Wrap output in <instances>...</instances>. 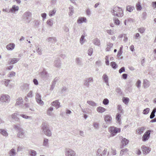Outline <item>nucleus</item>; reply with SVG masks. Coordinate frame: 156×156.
I'll return each instance as SVG.
<instances>
[{
  "instance_id": "14",
  "label": "nucleus",
  "mask_w": 156,
  "mask_h": 156,
  "mask_svg": "<svg viewBox=\"0 0 156 156\" xmlns=\"http://www.w3.org/2000/svg\"><path fill=\"white\" fill-rule=\"evenodd\" d=\"M0 134L6 137L8 136V133L6 129H0Z\"/></svg>"
},
{
  "instance_id": "44",
  "label": "nucleus",
  "mask_w": 156,
  "mask_h": 156,
  "mask_svg": "<svg viewBox=\"0 0 156 156\" xmlns=\"http://www.w3.org/2000/svg\"><path fill=\"white\" fill-rule=\"evenodd\" d=\"M87 103L89 105L93 106H96L97 105L96 104L95 102L92 101H87Z\"/></svg>"
},
{
  "instance_id": "12",
  "label": "nucleus",
  "mask_w": 156,
  "mask_h": 156,
  "mask_svg": "<svg viewBox=\"0 0 156 156\" xmlns=\"http://www.w3.org/2000/svg\"><path fill=\"white\" fill-rule=\"evenodd\" d=\"M141 148L144 154H147L148 153L151 151V149L150 148L144 145Z\"/></svg>"
},
{
  "instance_id": "22",
  "label": "nucleus",
  "mask_w": 156,
  "mask_h": 156,
  "mask_svg": "<svg viewBox=\"0 0 156 156\" xmlns=\"http://www.w3.org/2000/svg\"><path fill=\"white\" fill-rule=\"evenodd\" d=\"M17 154V152L15 149H11L9 152V156H15Z\"/></svg>"
},
{
  "instance_id": "50",
  "label": "nucleus",
  "mask_w": 156,
  "mask_h": 156,
  "mask_svg": "<svg viewBox=\"0 0 156 156\" xmlns=\"http://www.w3.org/2000/svg\"><path fill=\"white\" fill-rule=\"evenodd\" d=\"M33 92L32 90H30L27 94V97L30 98H32L33 96Z\"/></svg>"
},
{
  "instance_id": "56",
  "label": "nucleus",
  "mask_w": 156,
  "mask_h": 156,
  "mask_svg": "<svg viewBox=\"0 0 156 156\" xmlns=\"http://www.w3.org/2000/svg\"><path fill=\"white\" fill-rule=\"evenodd\" d=\"M150 109L148 108H147L144 110L143 111V113L144 114L146 115L149 112Z\"/></svg>"
},
{
  "instance_id": "23",
  "label": "nucleus",
  "mask_w": 156,
  "mask_h": 156,
  "mask_svg": "<svg viewBox=\"0 0 156 156\" xmlns=\"http://www.w3.org/2000/svg\"><path fill=\"white\" fill-rule=\"evenodd\" d=\"M47 41L50 43H55L57 41V40L55 37H49L47 39Z\"/></svg>"
},
{
  "instance_id": "63",
  "label": "nucleus",
  "mask_w": 156,
  "mask_h": 156,
  "mask_svg": "<svg viewBox=\"0 0 156 156\" xmlns=\"http://www.w3.org/2000/svg\"><path fill=\"white\" fill-rule=\"evenodd\" d=\"M59 78L58 77H56L52 81V84H53V85H55L56 83V82L58 80H59Z\"/></svg>"
},
{
  "instance_id": "48",
  "label": "nucleus",
  "mask_w": 156,
  "mask_h": 156,
  "mask_svg": "<svg viewBox=\"0 0 156 156\" xmlns=\"http://www.w3.org/2000/svg\"><path fill=\"white\" fill-rule=\"evenodd\" d=\"M69 15L70 16H72L73 13V6H70L69 7Z\"/></svg>"
},
{
  "instance_id": "54",
  "label": "nucleus",
  "mask_w": 156,
  "mask_h": 156,
  "mask_svg": "<svg viewBox=\"0 0 156 156\" xmlns=\"http://www.w3.org/2000/svg\"><path fill=\"white\" fill-rule=\"evenodd\" d=\"M111 66L113 69H116L117 67V64L115 62H112L111 63Z\"/></svg>"
},
{
  "instance_id": "59",
  "label": "nucleus",
  "mask_w": 156,
  "mask_h": 156,
  "mask_svg": "<svg viewBox=\"0 0 156 156\" xmlns=\"http://www.w3.org/2000/svg\"><path fill=\"white\" fill-rule=\"evenodd\" d=\"M133 7H132L130 6H128L127 7L126 10L129 12H131L133 10Z\"/></svg>"
},
{
  "instance_id": "32",
  "label": "nucleus",
  "mask_w": 156,
  "mask_h": 156,
  "mask_svg": "<svg viewBox=\"0 0 156 156\" xmlns=\"http://www.w3.org/2000/svg\"><path fill=\"white\" fill-rule=\"evenodd\" d=\"M21 89L23 90H28L29 85L27 83L24 84L21 86Z\"/></svg>"
},
{
  "instance_id": "52",
  "label": "nucleus",
  "mask_w": 156,
  "mask_h": 156,
  "mask_svg": "<svg viewBox=\"0 0 156 156\" xmlns=\"http://www.w3.org/2000/svg\"><path fill=\"white\" fill-rule=\"evenodd\" d=\"M2 82L3 83H4V84L5 85V86L7 87L9 83L10 80H9L5 79L3 81H2Z\"/></svg>"
},
{
  "instance_id": "3",
  "label": "nucleus",
  "mask_w": 156,
  "mask_h": 156,
  "mask_svg": "<svg viewBox=\"0 0 156 156\" xmlns=\"http://www.w3.org/2000/svg\"><path fill=\"white\" fill-rule=\"evenodd\" d=\"M109 132L111 133V136H113L116 133L120 132V129L114 126H111L108 129Z\"/></svg>"
},
{
  "instance_id": "37",
  "label": "nucleus",
  "mask_w": 156,
  "mask_h": 156,
  "mask_svg": "<svg viewBox=\"0 0 156 156\" xmlns=\"http://www.w3.org/2000/svg\"><path fill=\"white\" fill-rule=\"evenodd\" d=\"M93 43L94 44L98 46H99L100 44V40L97 38H95L93 40Z\"/></svg>"
},
{
  "instance_id": "8",
  "label": "nucleus",
  "mask_w": 156,
  "mask_h": 156,
  "mask_svg": "<svg viewBox=\"0 0 156 156\" xmlns=\"http://www.w3.org/2000/svg\"><path fill=\"white\" fill-rule=\"evenodd\" d=\"M94 81L93 78L92 77H90L89 78L86 79L84 81V85L87 87H89L90 83H93Z\"/></svg>"
},
{
  "instance_id": "46",
  "label": "nucleus",
  "mask_w": 156,
  "mask_h": 156,
  "mask_svg": "<svg viewBox=\"0 0 156 156\" xmlns=\"http://www.w3.org/2000/svg\"><path fill=\"white\" fill-rule=\"evenodd\" d=\"M32 105V103H26L25 104V106L26 108H29V109L32 111H34V110L33 109H31V108H30V105Z\"/></svg>"
},
{
  "instance_id": "20",
  "label": "nucleus",
  "mask_w": 156,
  "mask_h": 156,
  "mask_svg": "<svg viewBox=\"0 0 156 156\" xmlns=\"http://www.w3.org/2000/svg\"><path fill=\"white\" fill-rule=\"evenodd\" d=\"M20 58H12L10 59V61L8 62L9 64H14L17 62L19 60Z\"/></svg>"
},
{
  "instance_id": "4",
  "label": "nucleus",
  "mask_w": 156,
  "mask_h": 156,
  "mask_svg": "<svg viewBox=\"0 0 156 156\" xmlns=\"http://www.w3.org/2000/svg\"><path fill=\"white\" fill-rule=\"evenodd\" d=\"M42 129L45 135L49 136H51V133L47 125L43 124L42 126Z\"/></svg>"
},
{
  "instance_id": "15",
  "label": "nucleus",
  "mask_w": 156,
  "mask_h": 156,
  "mask_svg": "<svg viewBox=\"0 0 156 156\" xmlns=\"http://www.w3.org/2000/svg\"><path fill=\"white\" fill-rule=\"evenodd\" d=\"M129 142V141L128 140L125 138H122L121 141V143L122 145L120 147V148H123V146H125L127 145Z\"/></svg>"
},
{
  "instance_id": "30",
  "label": "nucleus",
  "mask_w": 156,
  "mask_h": 156,
  "mask_svg": "<svg viewBox=\"0 0 156 156\" xmlns=\"http://www.w3.org/2000/svg\"><path fill=\"white\" fill-rule=\"evenodd\" d=\"M145 129V128L144 127H142L139 128L137 130L136 132L138 134H141L144 132V130Z\"/></svg>"
},
{
  "instance_id": "49",
  "label": "nucleus",
  "mask_w": 156,
  "mask_h": 156,
  "mask_svg": "<svg viewBox=\"0 0 156 156\" xmlns=\"http://www.w3.org/2000/svg\"><path fill=\"white\" fill-rule=\"evenodd\" d=\"M121 115L120 113H117L116 116V119L118 121V122H120V117Z\"/></svg>"
},
{
  "instance_id": "28",
  "label": "nucleus",
  "mask_w": 156,
  "mask_h": 156,
  "mask_svg": "<svg viewBox=\"0 0 156 156\" xmlns=\"http://www.w3.org/2000/svg\"><path fill=\"white\" fill-rule=\"evenodd\" d=\"M20 115L22 117V118L25 119H29L30 120H32L33 119V117L31 116H29L23 114H20Z\"/></svg>"
},
{
  "instance_id": "38",
  "label": "nucleus",
  "mask_w": 156,
  "mask_h": 156,
  "mask_svg": "<svg viewBox=\"0 0 156 156\" xmlns=\"http://www.w3.org/2000/svg\"><path fill=\"white\" fill-rule=\"evenodd\" d=\"M76 62L79 65H81L82 64V59L81 58H77L76 59Z\"/></svg>"
},
{
  "instance_id": "21",
  "label": "nucleus",
  "mask_w": 156,
  "mask_h": 156,
  "mask_svg": "<svg viewBox=\"0 0 156 156\" xmlns=\"http://www.w3.org/2000/svg\"><path fill=\"white\" fill-rule=\"evenodd\" d=\"M15 45L13 43H10L6 46V48L9 50H12L14 49Z\"/></svg>"
},
{
  "instance_id": "51",
  "label": "nucleus",
  "mask_w": 156,
  "mask_h": 156,
  "mask_svg": "<svg viewBox=\"0 0 156 156\" xmlns=\"http://www.w3.org/2000/svg\"><path fill=\"white\" fill-rule=\"evenodd\" d=\"M106 32L108 34L110 35L113 34H115V31L114 30H107Z\"/></svg>"
},
{
  "instance_id": "58",
  "label": "nucleus",
  "mask_w": 156,
  "mask_h": 156,
  "mask_svg": "<svg viewBox=\"0 0 156 156\" xmlns=\"http://www.w3.org/2000/svg\"><path fill=\"white\" fill-rule=\"evenodd\" d=\"M103 103L104 105H108L109 103V100L108 99L105 98L103 100Z\"/></svg>"
},
{
  "instance_id": "9",
  "label": "nucleus",
  "mask_w": 156,
  "mask_h": 156,
  "mask_svg": "<svg viewBox=\"0 0 156 156\" xmlns=\"http://www.w3.org/2000/svg\"><path fill=\"white\" fill-rule=\"evenodd\" d=\"M35 99L38 104L41 105L44 104V102L41 100V96L39 93L37 92L36 94Z\"/></svg>"
},
{
  "instance_id": "24",
  "label": "nucleus",
  "mask_w": 156,
  "mask_h": 156,
  "mask_svg": "<svg viewBox=\"0 0 156 156\" xmlns=\"http://www.w3.org/2000/svg\"><path fill=\"white\" fill-rule=\"evenodd\" d=\"M13 127L14 129L16 130H18L19 131L21 129H22L23 128H21V126L20 124H14L13 126Z\"/></svg>"
},
{
  "instance_id": "13",
  "label": "nucleus",
  "mask_w": 156,
  "mask_h": 156,
  "mask_svg": "<svg viewBox=\"0 0 156 156\" xmlns=\"http://www.w3.org/2000/svg\"><path fill=\"white\" fill-rule=\"evenodd\" d=\"M40 74L43 78L45 79H48L49 76L47 72L44 69L42 72L40 73Z\"/></svg>"
},
{
  "instance_id": "64",
  "label": "nucleus",
  "mask_w": 156,
  "mask_h": 156,
  "mask_svg": "<svg viewBox=\"0 0 156 156\" xmlns=\"http://www.w3.org/2000/svg\"><path fill=\"white\" fill-rule=\"evenodd\" d=\"M16 73L15 72L13 71L11 72L9 74V77H12L15 76Z\"/></svg>"
},
{
  "instance_id": "29",
  "label": "nucleus",
  "mask_w": 156,
  "mask_h": 156,
  "mask_svg": "<svg viewBox=\"0 0 156 156\" xmlns=\"http://www.w3.org/2000/svg\"><path fill=\"white\" fill-rule=\"evenodd\" d=\"M129 151L128 149L126 148L122 149L120 151V156H122L127 153Z\"/></svg>"
},
{
  "instance_id": "27",
  "label": "nucleus",
  "mask_w": 156,
  "mask_h": 156,
  "mask_svg": "<svg viewBox=\"0 0 156 156\" xmlns=\"http://www.w3.org/2000/svg\"><path fill=\"white\" fill-rule=\"evenodd\" d=\"M19 9V7L18 6H16V5H13L12 6V8L10 9L9 11L12 12H14L18 10Z\"/></svg>"
},
{
  "instance_id": "19",
  "label": "nucleus",
  "mask_w": 156,
  "mask_h": 156,
  "mask_svg": "<svg viewBox=\"0 0 156 156\" xmlns=\"http://www.w3.org/2000/svg\"><path fill=\"white\" fill-rule=\"evenodd\" d=\"M19 115H20L19 114V112H16L15 113L12 114L11 115V116L13 119L18 121L20 119L17 117V116Z\"/></svg>"
},
{
  "instance_id": "42",
  "label": "nucleus",
  "mask_w": 156,
  "mask_h": 156,
  "mask_svg": "<svg viewBox=\"0 0 156 156\" xmlns=\"http://www.w3.org/2000/svg\"><path fill=\"white\" fill-rule=\"evenodd\" d=\"M102 78L105 82H107V81L108 80V77L106 74H104L103 75Z\"/></svg>"
},
{
  "instance_id": "18",
  "label": "nucleus",
  "mask_w": 156,
  "mask_h": 156,
  "mask_svg": "<svg viewBox=\"0 0 156 156\" xmlns=\"http://www.w3.org/2000/svg\"><path fill=\"white\" fill-rule=\"evenodd\" d=\"M87 20L86 18L84 17H80L77 20V23H81L83 22L86 23Z\"/></svg>"
},
{
  "instance_id": "2",
  "label": "nucleus",
  "mask_w": 156,
  "mask_h": 156,
  "mask_svg": "<svg viewBox=\"0 0 156 156\" xmlns=\"http://www.w3.org/2000/svg\"><path fill=\"white\" fill-rule=\"evenodd\" d=\"M10 101L9 96L6 94H2L0 97V101L2 104H6L8 103Z\"/></svg>"
},
{
  "instance_id": "34",
  "label": "nucleus",
  "mask_w": 156,
  "mask_h": 156,
  "mask_svg": "<svg viewBox=\"0 0 156 156\" xmlns=\"http://www.w3.org/2000/svg\"><path fill=\"white\" fill-rule=\"evenodd\" d=\"M113 44L110 42L107 43V48L106 49V51H109L111 50V48H112Z\"/></svg>"
},
{
  "instance_id": "33",
  "label": "nucleus",
  "mask_w": 156,
  "mask_h": 156,
  "mask_svg": "<svg viewBox=\"0 0 156 156\" xmlns=\"http://www.w3.org/2000/svg\"><path fill=\"white\" fill-rule=\"evenodd\" d=\"M97 110L98 112L102 113L105 111L106 109L103 107L99 106L97 108Z\"/></svg>"
},
{
  "instance_id": "55",
  "label": "nucleus",
  "mask_w": 156,
  "mask_h": 156,
  "mask_svg": "<svg viewBox=\"0 0 156 156\" xmlns=\"http://www.w3.org/2000/svg\"><path fill=\"white\" fill-rule=\"evenodd\" d=\"M93 49L92 48H89L88 51V54L90 56H91L93 52Z\"/></svg>"
},
{
  "instance_id": "16",
  "label": "nucleus",
  "mask_w": 156,
  "mask_h": 156,
  "mask_svg": "<svg viewBox=\"0 0 156 156\" xmlns=\"http://www.w3.org/2000/svg\"><path fill=\"white\" fill-rule=\"evenodd\" d=\"M104 120L107 123H109L111 122L112 118L110 115H106L104 116Z\"/></svg>"
},
{
  "instance_id": "31",
  "label": "nucleus",
  "mask_w": 156,
  "mask_h": 156,
  "mask_svg": "<svg viewBox=\"0 0 156 156\" xmlns=\"http://www.w3.org/2000/svg\"><path fill=\"white\" fill-rule=\"evenodd\" d=\"M56 12V9L54 8L53 10H51L49 12L48 15L50 17L53 16L55 15Z\"/></svg>"
},
{
  "instance_id": "26",
  "label": "nucleus",
  "mask_w": 156,
  "mask_h": 156,
  "mask_svg": "<svg viewBox=\"0 0 156 156\" xmlns=\"http://www.w3.org/2000/svg\"><path fill=\"white\" fill-rule=\"evenodd\" d=\"M23 100L21 97L18 98L16 100V105H20L23 104Z\"/></svg>"
},
{
  "instance_id": "57",
  "label": "nucleus",
  "mask_w": 156,
  "mask_h": 156,
  "mask_svg": "<svg viewBox=\"0 0 156 156\" xmlns=\"http://www.w3.org/2000/svg\"><path fill=\"white\" fill-rule=\"evenodd\" d=\"M85 36L83 35H82L80 39V42L81 44H83V41L84 39Z\"/></svg>"
},
{
  "instance_id": "36",
  "label": "nucleus",
  "mask_w": 156,
  "mask_h": 156,
  "mask_svg": "<svg viewBox=\"0 0 156 156\" xmlns=\"http://www.w3.org/2000/svg\"><path fill=\"white\" fill-rule=\"evenodd\" d=\"M29 153L30 156H36L37 155L36 152L33 150H29Z\"/></svg>"
},
{
  "instance_id": "60",
  "label": "nucleus",
  "mask_w": 156,
  "mask_h": 156,
  "mask_svg": "<svg viewBox=\"0 0 156 156\" xmlns=\"http://www.w3.org/2000/svg\"><path fill=\"white\" fill-rule=\"evenodd\" d=\"M24 148V146L23 145L19 146L17 148V151L19 152L22 150Z\"/></svg>"
},
{
  "instance_id": "11",
  "label": "nucleus",
  "mask_w": 156,
  "mask_h": 156,
  "mask_svg": "<svg viewBox=\"0 0 156 156\" xmlns=\"http://www.w3.org/2000/svg\"><path fill=\"white\" fill-rule=\"evenodd\" d=\"M54 66L58 68H60L61 66V62L60 59L59 58H56L54 61Z\"/></svg>"
},
{
  "instance_id": "47",
  "label": "nucleus",
  "mask_w": 156,
  "mask_h": 156,
  "mask_svg": "<svg viewBox=\"0 0 156 156\" xmlns=\"http://www.w3.org/2000/svg\"><path fill=\"white\" fill-rule=\"evenodd\" d=\"M47 24L50 26H52L53 25V21L51 19L48 20L46 22Z\"/></svg>"
},
{
  "instance_id": "25",
  "label": "nucleus",
  "mask_w": 156,
  "mask_h": 156,
  "mask_svg": "<svg viewBox=\"0 0 156 156\" xmlns=\"http://www.w3.org/2000/svg\"><path fill=\"white\" fill-rule=\"evenodd\" d=\"M143 85L144 88H146L148 87L150 85L149 81L146 79L144 80L143 81Z\"/></svg>"
},
{
  "instance_id": "41",
  "label": "nucleus",
  "mask_w": 156,
  "mask_h": 156,
  "mask_svg": "<svg viewBox=\"0 0 156 156\" xmlns=\"http://www.w3.org/2000/svg\"><path fill=\"white\" fill-rule=\"evenodd\" d=\"M136 9L137 10H140L142 9V7L140 2H138L136 4Z\"/></svg>"
},
{
  "instance_id": "35",
  "label": "nucleus",
  "mask_w": 156,
  "mask_h": 156,
  "mask_svg": "<svg viewBox=\"0 0 156 156\" xmlns=\"http://www.w3.org/2000/svg\"><path fill=\"white\" fill-rule=\"evenodd\" d=\"M53 110V108L52 107H50L47 110V114L49 116H51L52 114V112Z\"/></svg>"
},
{
  "instance_id": "62",
  "label": "nucleus",
  "mask_w": 156,
  "mask_h": 156,
  "mask_svg": "<svg viewBox=\"0 0 156 156\" xmlns=\"http://www.w3.org/2000/svg\"><path fill=\"white\" fill-rule=\"evenodd\" d=\"M145 30V29L143 27H141L139 29H138V31L140 33H143Z\"/></svg>"
},
{
  "instance_id": "45",
  "label": "nucleus",
  "mask_w": 156,
  "mask_h": 156,
  "mask_svg": "<svg viewBox=\"0 0 156 156\" xmlns=\"http://www.w3.org/2000/svg\"><path fill=\"white\" fill-rule=\"evenodd\" d=\"M48 140L47 139H44V140L43 145L46 147H48Z\"/></svg>"
},
{
  "instance_id": "6",
  "label": "nucleus",
  "mask_w": 156,
  "mask_h": 156,
  "mask_svg": "<svg viewBox=\"0 0 156 156\" xmlns=\"http://www.w3.org/2000/svg\"><path fill=\"white\" fill-rule=\"evenodd\" d=\"M31 14L30 12H26L23 14V19L26 22L29 23L31 20Z\"/></svg>"
},
{
  "instance_id": "5",
  "label": "nucleus",
  "mask_w": 156,
  "mask_h": 156,
  "mask_svg": "<svg viewBox=\"0 0 156 156\" xmlns=\"http://www.w3.org/2000/svg\"><path fill=\"white\" fill-rule=\"evenodd\" d=\"M66 156H76L75 152L70 148H66L65 151Z\"/></svg>"
},
{
  "instance_id": "53",
  "label": "nucleus",
  "mask_w": 156,
  "mask_h": 156,
  "mask_svg": "<svg viewBox=\"0 0 156 156\" xmlns=\"http://www.w3.org/2000/svg\"><path fill=\"white\" fill-rule=\"evenodd\" d=\"M123 101L126 104L128 103L129 101V99L127 98H123L122 99Z\"/></svg>"
},
{
  "instance_id": "61",
  "label": "nucleus",
  "mask_w": 156,
  "mask_h": 156,
  "mask_svg": "<svg viewBox=\"0 0 156 156\" xmlns=\"http://www.w3.org/2000/svg\"><path fill=\"white\" fill-rule=\"evenodd\" d=\"M141 82L140 80H138L136 83V86L138 88L140 87Z\"/></svg>"
},
{
  "instance_id": "7",
  "label": "nucleus",
  "mask_w": 156,
  "mask_h": 156,
  "mask_svg": "<svg viewBox=\"0 0 156 156\" xmlns=\"http://www.w3.org/2000/svg\"><path fill=\"white\" fill-rule=\"evenodd\" d=\"M17 136L18 138L23 139L26 137V133L24 130L23 129L19 131L17 134Z\"/></svg>"
},
{
  "instance_id": "40",
  "label": "nucleus",
  "mask_w": 156,
  "mask_h": 156,
  "mask_svg": "<svg viewBox=\"0 0 156 156\" xmlns=\"http://www.w3.org/2000/svg\"><path fill=\"white\" fill-rule=\"evenodd\" d=\"M36 51L38 53L39 55H41L42 54L41 48L39 46H36Z\"/></svg>"
},
{
  "instance_id": "1",
  "label": "nucleus",
  "mask_w": 156,
  "mask_h": 156,
  "mask_svg": "<svg viewBox=\"0 0 156 156\" xmlns=\"http://www.w3.org/2000/svg\"><path fill=\"white\" fill-rule=\"evenodd\" d=\"M111 14L114 16H121L123 15V11L121 8L114 6L111 9Z\"/></svg>"
},
{
  "instance_id": "39",
  "label": "nucleus",
  "mask_w": 156,
  "mask_h": 156,
  "mask_svg": "<svg viewBox=\"0 0 156 156\" xmlns=\"http://www.w3.org/2000/svg\"><path fill=\"white\" fill-rule=\"evenodd\" d=\"M93 126L95 129H98L99 128V124L97 122H94L93 123Z\"/></svg>"
},
{
  "instance_id": "10",
  "label": "nucleus",
  "mask_w": 156,
  "mask_h": 156,
  "mask_svg": "<svg viewBox=\"0 0 156 156\" xmlns=\"http://www.w3.org/2000/svg\"><path fill=\"white\" fill-rule=\"evenodd\" d=\"M151 132V130H149L147 131L145 133L142 137V140L143 141H145L148 139L150 137Z\"/></svg>"
},
{
  "instance_id": "17",
  "label": "nucleus",
  "mask_w": 156,
  "mask_h": 156,
  "mask_svg": "<svg viewBox=\"0 0 156 156\" xmlns=\"http://www.w3.org/2000/svg\"><path fill=\"white\" fill-rule=\"evenodd\" d=\"M52 106L55 107L56 109L59 108L60 107V103L58 100H56L52 102L51 103Z\"/></svg>"
},
{
  "instance_id": "43",
  "label": "nucleus",
  "mask_w": 156,
  "mask_h": 156,
  "mask_svg": "<svg viewBox=\"0 0 156 156\" xmlns=\"http://www.w3.org/2000/svg\"><path fill=\"white\" fill-rule=\"evenodd\" d=\"M113 20L114 23H115V24L117 25H119L120 24V21L117 18L115 17H114L113 18Z\"/></svg>"
}]
</instances>
